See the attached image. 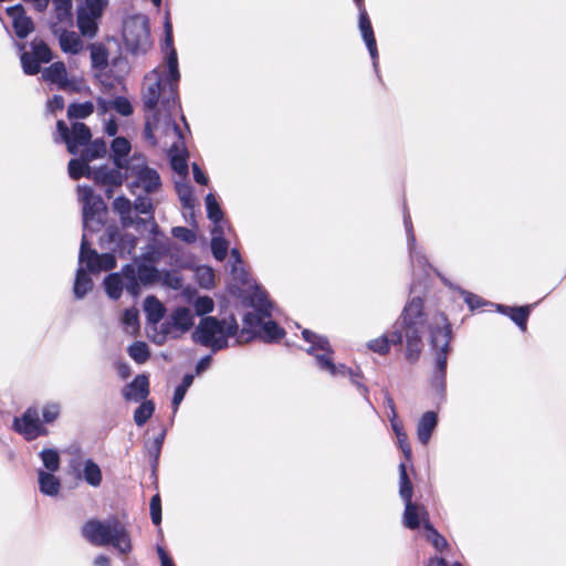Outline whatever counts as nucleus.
<instances>
[{
    "label": "nucleus",
    "mask_w": 566,
    "mask_h": 566,
    "mask_svg": "<svg viewBox=\"0 0 566 566\" xmlns=\"http://www.w3.org/2000/svg\"><path fill=\"white\" fill-rule=\"evenodd\" d=\"M430 333L431 346L437 352V373L432 386L440 392L446 389L447 355L451 339V327L442 313L429 314L423 310L420 297H412L405 306L400 318L394 324L388 335H382L368 342L370 350L385 355L390 345H401L406 340V358L416 361L422 348L421 334L424 329Z\"/></svg>",
    "instance_id": "nucleus-1"
},
{
    "label": "nucleus",
    "mask_w": 566,
    "mask_h": 566,
    "mask_svg": "<svg viewBox=\"0 0 566 566\" xmlns=\"http://www.w3.org/2000/svg\"><path fill=\"white\" fill-rule=\"evenodd\" d=\"M161 51L165 55V63L145 76L143 99L146 111L153 112V118L147 116V120L154 123L155 116H157L163 127L166 120H171V112L178 107L177 87L180 78L177 52L172 41V25L169 19L165 22V40Z\"/></svg>",
    "instance_id": "nucleus-2"
},
{
    "label": "nucleus",
    "mask_w": 566,
    "mask_h": 566,
    "mask_svg": "<svg viewBox=\"0 0 566 566\" xmlns=\"http://www.w3.org/2000/svg\"><path fill=\"white\" fill-rule=\"evenodd\" d=\"M78 199L83 203V235L80 248V261L86 262L92 272L108 271L116 266V259L112 253L98 254L91 249L87 239L88 233L101 230L103 226V216L105 213V203L99 196L94 195L93 190L86 186L77 187Z\"/></svg>",
    "instance_id": "nucleus-3"
},
{
    "label": "nucleus",
    "mask_w": 566,
    "mask_h": 566,
    "mask_svg": "<svg viewBox=\"0 0 566 566\" xmlns=\"http://www.w3.org/2000/svg\"><path fill=\"white\" fill-rule=\"evenodd\" d=\"M82 535L92 545H111L122 555H127L133 549L130 534L117 517H109L105 521L88 520L82 526Z\"/></svg>",
    "instance_id": "nucleus-4"
},
{
    "label": "nucleus",
    "mask_w": 566,
    "mask_h": 566,
    "mask_svg": "<svg viewBox=\"0 0 566 566\" xmlns=\"http://www.w3.org/2000/svg\"><path fill=\"white\" fill-rule=\"evenodd\" d=\"M57 135L54 137L56 143L63 142L67 146L69 153L76 155L80 147L86 146L82 153L84 159L90 163L106 155L107 147L103 139H95L90 143L92 134L90 128L80 122L73 123L69 129L63 120L56 123Z\"/></svg>",
    "instance_id": "nucleus-5"
},
{
    "label": "nucleus",
    "mask_w": 566,
    "mask_h": 566,
    "mask_svg": "<svg viewBox=\"0 0 566 566\" xmlns=\"http://www.w3.org/2000/svg\"><path fill=\"white\" fill-rule=\"evenodd\" d=\"M303 338L310 344L306 349L310 355L316 358L317 365L322 370L327 371L332 376H346L348 375L352 382L360 390L367 398L368 389L358 380L359 374L347 368L345 365H335L333 361V349L328 339L324 336L317 335L310 329H303Z\"/></svg>",
    "instance_id": "nucleus-6"
},
{
    "label": "nucleus",
    "mask_w": 566,
    "mask_h": 566,
    "mask_svg": "<svg viewBox=\"0 0 566 566\" xmlns=\"http://www.w3.org/2000/svg\"><path fill=\"white\" fill-rule=\"evenodd\" d=\"M239 326L233 316L218 319L213 316L201 318L192 333L193 342L218 352L228 346V339L237 336Z\"/></svg>",
    "instance_id": "nucleus-7"
},
{
    "label": "nucleus",
    "mask_w": 566,
    "mask_h": 566,
    "mask_svg": "<svg viewBox=\"0 0 566 566\" xmlns=\"http://www.w3.org/2000/svg\"><path fill=\"white\" fill-rule=\"evenodd\" d=\"M157 132L163 133L167 138V140H165V145L169 147L172 169L181 177H185L188 172V165L185 156L186 149L180 128L175 122L169 119L166 120L161 127L159 119L157 116H155L154 123H151L149 119L146 120L145 135L155 144V135Z\"/></svg>",
    "instance_id": "nucleus-8"
},
{
    "label": "nucleus",
    "mask_w": 566,
    "mask_h": 566,
    "mask_svg": "<svg viewBox=\"0 0 566 566\" xmlns=\"http://www.w3.org/2000/svg\"><path fill=\"white\" fill-rule=\"evenodd\" d=\"M128 179V188L133 195L142 192L154 193L160 186V177L158 172L146 165L145 158L134 156L129 160V165L125 169Z\"/></svg>",
    "instance_id": "nucleus-9"
},
{
    "label": "nucleus",
    "mask_w": 566,
    "mask_h": 566,
    "mask_svg": "<svg viewBox=\"0 0 566 566\" xmlns=\"http://www.w3.org/2000/svg\"><path fill=\"white\" fill-rule=\"evenodd\" d=\"M399 494L405 502L402 523L407 528L416 530L421 524L424 528L426 524H430L427 509L421 504L413 503L411 500L412 484L408 478L405 463L399 464Z\"/></svg>",
    "instance_id": "nucleus-10"
},
{
    "label": "nucleus",
    "mask_w": 566,
    "mask_h": 566,
    "mask_svg": "<svg viewBox=\"0 0 566 566\" xmlns=\"http://www.w3.org/2000/svg\"><path fill=\"white\" fill-rule=\"evenodd\" d=\"M270 316L247 313L243 318L244 327L238 335L237 342L249 340L254 336L268 343L281 339L285 333L275 322L268 319Z\"/></svg>",
    "instance_id": "nucleus-11"
},
{
    "label": "nucleus",
    "mask_w": 566,
    "mask_h": 566,
    "mask_svg": "<svg viewBox=\"0 0 566 566\" xmlns=\"http://www.w3.org/2000/svg\"><path fill=\"white\" fill-rule=\"evenodd\" d=\"M123 36L133 53L146 52L151 45L148 20L145 17H136L126 21Z\"/></svg>",
    "instance_id": "nucleus-12"
},
{
    "label": "nucleus",
    "mask_w": 566,
    "mask_h": 566,
    "mask_svg": "<svg viewBox=\"0 0 566 566\" xmlns=\"http://www.w3.org/2000/svg\"><path fill=\"white\" fill-rule=\"evenodd\" d=\"M105 291L113 300H118L125 289L130 295L139 294V284L134 265H125L120 273H112L104 280Z\"/></svg>",
    "instance_id": "nucleus-13"
},
{
    "label": "nucleus",
    "mask_w": 566,
    "mask_h": 566,
    "mask_svg": "<svg viewBox=\"0 0 566 566\" xmlns=\"http://www.w3.org/2000/svg\"><path fill=\"white\" fill-rule=\"evenodd\" d=\"M107 4L106 0H85L77 11V27L82 35L94 38L102 17L103 10Z\"/></svg>",
    "instance_id": "nucleus-14"
},
{
    "label": "nucleus",
    "mask_w": 566,
    "mask_h": 566,
    "mask_svg": "<svg viewBox=\"0 0 566 566\" xmlns=\"http://www.w3.org/2000/svg\"><path fill=\"white\" fill-rule=\"evenodd\" d=\"M13 429L31 441L49 433L48 429L40 420L36 408H28L21 417L14 418Z\"/></svg>",
    "instance_id": "nucleus-15"
},
{
    "label": "nucleus",
    "mask_w": 566,
    "mask_h": 566,
    "mask_svg": "<svg viewBox=\"0 0 566 566\" xmlns=\"http://www.w3.org/2000/svg\"><path fill=\"white\" fill-rule=\"evenodd\" d=\"M403 222H405L406 232H407L409 255H410V260H411V264H412V269H413V274L419 277L422 274L424 276H429L430 272H436V270L428 263L421 249L416 245V238L413 234V229H412V224H411L409 214H405Z\"/></svg>",
    "instance_id": "nucleus-16"
},
{
    "label": "nucleus",
    "mask_w": 566,
    "mask_h": 566,
    "mask_svg": "<svg viewBox=\"0 0 566 566\" xmlns=\"http://www.w3.org/2000/svg\"><path fill=\"white\" fill-rule=\"evenodd\" d=\"M32 52L21 54V64L25 74L34 75L40 72V64L48 63L52 59L50 48L42 40H34L31 43Z\"/></svg>",
    "instance_id": "nucleus-17"
},
{
    "label": "nucleus",
    "mask_w": 566,
    "mask_h": 566,
    "mask_svg": "<svg viewBox=\"0 0 566 566\" xmlns=\"http://www.w3.org/2000/svg\"><path fill=\"white\" fill-rule=\"evenodd\" d=\"M44 81L55 84L61 90L77 91L78 85L75 78H69L67 71L63 62H55L42 72Z\"/></svg>",
    "instance_id": "nucleus-18"
},
{
    "label": "nucleus",
    "mask_w": 566,
    "mask_h": 566,
    "mask_svg": "<svg viewBox=\"0 0 566 566\" xmlns=\"http://www.w3.org/2000/svg\"><path fill=\"white\" fill-rule=\"evenodd\" d=\"M71 468L74 474L83 479L88 485L98 488L102 484L103 475L101 468L92 459L73 461Z\"/></svg>",
    "instance_id": "nucleus-19"
},
{
    "label": "nucleus",
    "mask_w": 566,
    "mask_h": 566,
    "mask_svg": "<svg viewBox=\"0 0 566 566\" xmlns=\"http://www.w3.org/2000/svg\"><path fill=\"white\" fill-rule=\"evenodd\" d=\"M359 10V30L364 42L369 51L370 57L373 59L374 69L377 71L378 69V51L376 39L374 35L373 27L370 20L368 18L367 11L364 6L357 7Z\"/></svg>",
    "instance_id": "nucleus-20"
},
{
    "label": "nucleus",
    "mask_w": 566,
    "mask_h": 566,
    "mask_svg": "<svg viewBox=\"0 0 566 566\" xmlns=\"http://www.w3.org/2000/svg\"><path fill=\"white\" fill-rule=\"evenodd\" d=\"M105 235L107 237V241L109 243H115V251L119 253L120 256L130 255L137 245V238L130 233L119 234L117 229L107 228Z\"/></svg>",
    "instance_id": "nucleus-21"
},
{
    "label": "nucleus",
    "mask_w": 566,
    "mask_h": 566,
    "mask_svg": "<svg viewBox=\"0 0 566 566\" xmlns=\"http://www.w3.org/2000/svg\"><path fill=\"white\" fill-rule=\"evenodd\" d=\"M7 14L12 19L14 32L18 38L24 39L33 31V22L31 18L25 15L22 6H13L7 8Z\"/></svg>",
    "instance_id": "nucleus-22"
},
{
    "label": "nucleus",
    "mask_w": 566,
    "mask_h": 566,
    "mask_svg": "<svg viewBox=\"0 0 566 566\" xmlns=\"http://www.w3.org/2000/svg\"><path fill=\"white\" fill-rule=\"evenodd\" d=\"M123 397L128 401L139 402L149 395V380L146 375H137L132 382L122 390Z\"/></svg>",
    "instance_id": "nucleus-23"
},
{
    "label": "nucleus",
    "mask_w": 566,
    "mask_h": 566,
    "mask_svg": "<svg viewBox=\"0 0 566 566\" xmlns=\"http://www.w3.org/2000/svg\"><path fill=\"white\" fill-rule=\"evenodd\" d=\"M154 263L144 262L135 259L129 265L135 266L137 283L148 285L159 281L160 271L153 265Z\"/></svg>",
    "instance_id": "nucleus-24"
},
{
    "label": "nucleus",
    "mask_w": 566,
    "mask_h": 566,
    "mask_svg": "<svg viewBox=\"0 0 566 566\" xmlns=\"http://www.w3.org/2000/svg\"><path fill=\"white\" fill-rule=\"evenodd\" d=\"M132 149L130 143L125 137H116L111 145L112 158L118 169H126L129 165L127 156Z\"/></svg>",
    "instance_id": "nucleus-25"
},
{
    "label": "nucleus",
    "mask_w": 566,
    "mask_h": 566,
    "mask_svg": "<svg viewBox=\"0 0 566 566\" xmlns=\"http://www.w3.org/2000/svg\"><path fill=\"white\" fill-rule=\"evenodd\" d=\"M438 416L434 411L424 412L417 424V437L418 440L423 444H428L432 432L437 428Z\"/></svg>",
    "instance_id": "nucleus-26"
},
{
    "label": "nucleus",
    "mask_w": 566,
    "mask_h": 566,
    "mask_svg": "<svg viewBox=\"0 0 566 566\" xmlns=\"http://www.w3.org/2000/svg\"><path fill=\"white\" fill-rule=\"evenodd\" d=\"M78 263L80 266L76 271L73 292L76 298H83L93 287L92 279L86 273L83 265H85L91 273L93 272L88 269L86 262L81 263V261L78 260Z\"/></svg>",
    "instance_id": "nucleus-27"
},
{
    "label": "nucleus",
    "mask_w": 566,
    "mask_h": 566,
    "mask_svg": "<svg viewBox=\"0 0 566 566\" xmlns=\"http://www.w3.org/2000/svg\"><path fill=\"white\" fill-rule=\"evenodd\" d=\"M40 492L48 496H56L61 490V482L53 472L39 470L38 472Z\"/></svg>",
    "instance_id": "nucleus-28"
},
{
    "label": "nucleus",
    "mask_w": 566,
    "mask_h": 566,
    "mask_svg": "<svg viewBox=\"0 0 566 566\" xmlns=\"http://www.w3.org/2000/svg\"><path fill=\"white\" fill-rule=\"evenodd\" d=\"M61 50L69 54H78L83 50V41L74 31H62L59 35Z\"/></svg>",
    "instance_id": "nucleus-29"
},
{
    "label": "nucleus",
    "mask_w": 566,
    "mask_h": 566,
    "mask_svg": "<svg viewBox=\"0 0 566 566\" xmlns=\"http://www.w3.org/2000/svg\"><path fill=\"white\" fill-rule=\"evenodd\" d=\"M532 305L509 307L504 305H497V310L511 317V319L523 331H526V322L530 315Z\"/></svg>",
    "instance_id": "nucleus-30"
},
{
    "label": "nucleus",
    "mask_w": 566,
    "mask_h": 566,
    "mask_svg": "<svg viewBox=\"0 0 566 566\" xmlns=\"http://www.w3.org/2000/svg\"><path fill=\"white\" fill-rule=\"evenodd\" d=\"M172 326L180 331L187 332L193 325V316L191 311L187 307H178L176 308L170 316Z\"/></svg>",
    "instance_id": "nucleus-31"
},
{
    "label": "nucleus",
    "mask_w": 566,
    "mask_h": 566,
    "mask_svg": "<svg viewBox=\"0 0 566 566\" xmlns=\"http://www.w3.org/2000/svg\"><path fill=\"white\" fill-rule=\"evenodd\" d=\"M250 305L254 308L253 314L271 315V304L266 293L260 287H255L250 296Z\"/></svg>",
    "instance_id": "nucleus-32"
},
{
    "label": "nucleus",
    "mask_w": 566,
    "mask_h": 566,
    "mask_svg": "<svg viewBox=\"0 0 566 566\" xmlns=\"http://www.w3.org/2000/svg\"><path fill=\"white\" fill-rule=\"evenodd\" d=\"M88 164L90 161L84 159L83 155H81V158L71 159L69 163L70 177L74 180H77L83 176L93 178L94 172L91 171Z\"/></svg>",
    "instance_id": "nucleus-33"
},
{
    "label": "nucleus",
    "mask_w": 566,
    "mask_h": 566,
    "mask_svg": "<svg viewBox=\"0 0 566 566\" xmlns=\"http://www.w3.org/2000/svg\"><path fill=\"white\" fill-rule=\"evenodd\" d=\"M144 310L150 323H158L165 314V307L155 296H147L144 302Z\"/></svg>",
    "instance_id": "nucleus-34"
},
{
    "label": "nucleus",
    "mask_w": 566,
    "mask_h": 566,
    "mask_svg": "<svg viewBox=\"0 0 566 566\" xmlns=\"http://www.w3.org/2000/svg\"><path fill=\"white\" fill-rule=\"evenodd\" d=\"M176 191L184 208L192 211L196 199L191 186L186 181H176Z\"/></svg>",
    "instance_id": "nucleus-35"
},
{
    "label": "nucleus",
    "mask_w": 566,
    "mask_h": 566,
    "mask_svg": "<svg viewBox=\"0 0 566 566\" xmlns=\"http://www.w3.org/2000/svg\"><path fill=\"white\" fill-rule=\"evenodd\" d=\"M114 210L120 214L124 227H129L134 223L130 217L132 203L127 198L118 197L113 202Z\"/></svg>",
    "instance_id": "nucleus-36"
},
{
    "label": "nucleus",
    "mask_w": 566,
    "mask_h": 566,
    "mask_svg": "<svg viewBox=\"0 0 566 566\" xmlns=\"http://www.w3.org/2000/svg\"><path fill=\"white\" fill-rule=\"evenodd\" d=\"M195 279L203 289H211L214 284V272L210 266L200 265L195 270Z\"/></svg>",
    "instance_id": "nucleus-37"
},
{
    "label": "nucleus",
    "mask_w": 566,
    "mask_h": 566,
    "mask_svg": "<svg viewBox=\"0 0 566 566\" xmlns=\"http://www.w3.org/2000/svg\"><path fill=\"white\" fill-rule=\"evenodd\" d=\"M155 411L151 400H145L134 412V421L138 427L144 426Z\"/></svg>",
    "instance_id": "nucleus-38"
},
{
    "label": "nucleus",
    "mask_w": 566,
    "mask_h": 566,
    "mask_svg": "<svg viewBox=\"0 0 566 566\" xmlns=\"http://www.w3.org/2000/svg\"><path fill=\"white\" fill-rule=\"evenodd\" d=\"M43 467L48 472H55L60 468V454L55 449H43L40 452Z\"/></svg>",
    "instance_id": "nucleus-39"
},
{
    "label": "nucleus",
    "mask_w": 566,
    "mask_h": 566,
    "mask_svg": "<svg viewBox=\"0 0 566 566\" xmlns=\"http://www.w3.org/2000/svg\"><path fill=\"white\" fill-rule=\"evenodd\" d=\"M128 355L138 364H144L149 358L148 345L144 342H135L128 347Z\"/></svg>",
    "instance_id": "nucleus-40"
},
{
    "label": "nucleus",
    "mask_w": 566,
    "mask_h": 566,
    "mask_svg": "<svg viewBox=\"0 0 566 566\" xmlns=\"http://www.w3.org/2000/svg\"><path fill=\"white\" fill-rule=\"evenodd\" d=\"M94 112L92 102L71 104L67 108L69 118H86Z\"/></svg>",
    "instance_id": "nucleus-41"
},
{
    "label": "nucleus",
    "mask_w": 566,
    "mask_h": 566,
    "mask_svg": "<svg viewBox=\"0 0 566 566\" xmlns=\"http://www.w3.org/2000/svg\"><path fill=\"white\" fill-rule=\"evenodd\" d=\"M93 178L96 181H101L103 184L109 185H120L122 184V175L117 170H108L106 168H101L94 171Z\"/></svg>",
    "instance_id": "nucleus-42"
},
{
    "label": "nucleus",
    "mask_w": 566,
    "mask_h": 566,
    "mask_svg": "<svg viewBox=\"0 0 566 566\" xmlns=\"http://www.w3.org/2000/svg\"><path fill=\"white\" fill-rule=\"evenodd\" d=\"M165 249L157 244L156 242H150L146 245L142 256L138 260L149 263H156L160 260L164 254Z\"/></svg>",
    "instance_id": "nucleus-43"
},
{
    "label": "nucleus",
    "mask_w": 566,
    "mask_h": 566,
    "mask_svg": "<svg viewBox=\"0 0 566 566\" xmlns=\"http://www.w3.org/2000/svg\"><path fill=\"white\" fill-rule=\"evenodd\" d=\"M61 413V403L56 401H50L43 405L41 409L42 420L44 423L54 422Z\"/></svg>",
    "instance_id": "nucleus-44"
},
{
    "label": "nucleus",
    "mask_w": 566,
    "mask_h": 566,
    "mask_svg": "<svg viewBox=\"0 0 566 566\" xmlns=\"http://www.w3.org/2000/svg\"><path fill=\"white\" fill-rule=\"evenodd\" d=\"M159 281L174 290H179L184 285V280L178 271H160Z\"/></svg>",
    "instance_id": "nucleus-45"
},
{
    "label": "nucleus",
    "mask_w": 566,
    "mask_h": 566,
    "mask_svg": "<svg viewBox=\"0 0 566 566\" xmlns=\"http://www.w3.org/2000/svg\"><path fill=\"white\" fill-rule=\"evenodd\" d=\"M206 209L208 218L211 221H218L223 219V213L219 206V202L213 193H208L206 197Z\"/></svg>",
    "instance_id": "nucleus-46"
},
{
    "label": "nucleus",
    "mask_w": 566,
    "mask_h": 566,
    "mask_svg": "<svg viewBox=\"0 0 566 566\" xmlns=\"http://www.w3.org/2000/svg\"><path fill=\"white\" fill-rule=\"evenodd\" d=\"M228 249H229V243L224 238H221L220 235L212 237L211 250H212L213 256L218 261L224 260V258L227 256Z\"/></svg>",
    "instance_id": "nucleus-47"
},
{
    "label": "nucleus",
    "mask_w": 566,
    "mask_h": 566,
    "mask_svg": "<svg viewBox=\"0 0 566 566\" xmlns=\"http://www.w3.org/2000/svg\"><path fill=\"white\" fill-rule=\"evenodd\" d=\"M123 324L126 333L133 335L138 329V312L136 308H128L124 312Z\"/></svg>",
    "instance_id": "nucleus-48"
},
{
    "label": "nucleus",
    "mask_w": 566,
    "mask_h": 566,
    "mask_svg": "<svg viewBox=\"0 0 566 566\" xmlns=\"http://www.w3.org/2000/svg\"><path fill=\"white\" fill-rule=\"evenodd\" d=\"M52 3L59 21L63 22L71 18L72 0H52Z\"/></svg>",
    "instance_id": "nucleus-49"
},
{
    "label": "nucleus",
    "mask_w": 566,
    "mask_h": 566,
    "mask_svg": "<svg viewBox=\"0 0 566 566\" xmlns=\"http://www.w3.org/2000/svg\"><path fill=\"white\" fill-rule=\"evenodd\" d=\"M193 308L198 316L210 314L214 308V302L209 296H198L193 301Z\"/></svg>",
    "instance_id": "nucleus-50"
},
{
    "label": "nucleus",
    "mask_w": 566,
    "mask_h": 566,
    "mask_svg": "<svg viewBox=\"0 0 566 566\" xmlns=\"http://www.w3.org/2000/svg\"><path fill=\"white\" fill-rule=\"evenodd\" d=\"M424 531L427 539L431 542L436 549L442 551L443 548H446V538L438 533V531L431 525V523L426 524Z\"/></svg>",
    "instance_id": "nucleus-51"
},
{
    "label": "nucleus",
    "mask_w": 566,
    "mask_h": 566,
    "mask_svg": "<svg viewBox=\"0 0 566 566\" xmlns=\"http://www.w3.org/2000/svg\"><path fill=\"white\" fill-rule=\"evenodd\" d=\"M91 60L94 67L103 69L107 65V53L99 45H91Z\"/></svg>",
    "instance_id": "nucleus-52"
},
{
    "label": "nucleus",
    "mask_w": 566,
    "mask_h": 566,
    "mask_svg": "<svg viewBox=\"0 0 566 566\" xmlns=\"http://www.w3.org/2000/svg\"><path fill=\"white\" fill-rule=\"evenodd\" d=\"M111 106L122 116H129L133 113V106L130 102L123 96H118L111 101Z\"/></svg>",
    "instance_id": "nucleus-53"
},
{
    "label": "nucleus",
    "mask_w": 566,
    "mask_h": 566,
    "mask_svg": "<svg viewBox=\"0 0 566 566\" xmlns=\"http://www.w3.org/2000/svg\"><path fill=\"white\" fill-rule=\"evenodd\" d=\"M171 234L186 243H193L197 239L196 232L185 227H175L171 229Z\"/></svg>",
    "instance_id": "nucleus-54"
},
{
    "label": "nucleus",
    "mask_w": 566,
    "mask_h": 566,
    "mask_svg": "<svg viewBox=\"0 0 566 566\" xmlns=\"http://www.w3.org/2000/svg\"><path fill=\"white\" fill-rule=\"evenodd\" d=\"M137 198L134 203V208L138 213L149 214L153 210V203L150 199L142 197L140 193L136 195Z\"/></svg>",
    "instance_id": "nucleus-55"
},
{
    "label": "nucleus",
    "mask_w": 566,
    "mask_h": 566,
    "mask_svg": "<svg viewBox=\"0 0 566 566\" xmlns=\"http://www.w3.org/2000/svg\"><path fill=\"white\" fill-rule=\"evenodd\" d=\"M397 444L405 454L406 459L409 460L411 457V447L408 442V436L406 432L396 436Z\"/></svg>",
    "instance_id": "nucleus-56"
},
{
    "label": "nucleus",
    "mask_w": 566,
    "mask_h": 566,
    "mask_svg": "<svg viewBox=\"0 0 566 566\" xmlns=\"http://www.w3.org/2000/svg\"><path fill=\"white\" fill-rule=\"evenodd\" d=\"M389 421H390V427H391L395 436L406 432L402 421L398 419L397 411L394 409H392L391 415H389Z\"/></svg>",
    "instance_id": "nucleus-57"
},
{
    "label": "nucleus",
    "mask_w": 566,
    "mask_h": 566,
    "mask_svg": "<svg viewBox=\"0 0 566 566\" xmlns=\"http://www.w3.org/2000/svg\"><path fill=\"white\" fill-rule=\"evenodd\" d=\"M462 293L464 295L465 303L468 304V306L471 310L478 308L483 304V301L480 296H478L473 293H469V292H462Z\"/></svg>",
    "instance_id": "nucleus-58"
},
{
    "label": "nucleus",
    "mask_w": 566,
    "mask_h": 566,
    "mask_svg": "<svg viewBox=\"0 0 566 566\" xmlns=\"http://www.w3.org/2000/svg\"><path fill=\"white\" fill-rule=\"evenodd\" d=\"M187 389L184 387L178 386L175 390L174 398H172V412L174 415L177 412L179 405L184 400L186 396Z\"/></svg>",
    "instance_id": "nucleus-59"
},
{
    "label": "nucleus",
    "mask_w": 566,
    "mask_h": 566,
    "mask_svg": "<svg viewBox=\"0 0 566 566\" xmlns=\"http://www.w3.org/2000/svg\"><path fill=\"white\" fill-rule=\"evenodd\" d=\"M64 107V99L60 95H54L51 99L48 102V108L51 112L63 109Z\"/></svg>",
    "instance_id": "nucleus-60"
},
{
    "label": "nucleus",
    "mask_w": 566,
    "mask_h": 566,
    "mask_svg": "<svg viewBox=\"0 0 566 566\" xmlns=\"http://www.w3.org/2000/svg\"><path fill=\"white\" fill-rule=\"evenodd\" d=\"M192 172H193V179L196 182L200 185H207L208 184V177L206 174L200 169V167L197 164L192 165Z\"/></svg>",
    "instance_id": "nucleus-61"
},
{
    "label": "nucleus",
    "mask_w": 566,
    "mask_h": 566,
    "mask_svg": "<svg viewBox=\"0 0 566 566\" xmlns=\"http://www.w3.org/2000/svg\"><path fill=\"white\" fill-rule=\"evenodd\" d=\"M212 223H213V228L211 230L212 237L220 235L221 238H223L224 227H226V222L223 221V219L218 220V221H212Z\"/></svg>",
    "instance_id": "nucleus-62"
},
{
    "label": "nucleus",
    "mask_w": 566,
    "mask_h": 566,
    "mask_svg": "<svg viewBox=\"0 0 566 566\" xmlns=\"http://www.w3.org/2000/svg\"><path fill=\"white\" fill-rule=\"evenodd\" d=\"M117 130H118V126H117L116 120L114 118L108 119L105 124V133L108 136H115Z\"/></svg>",
    "instance_id": "nucleus-63"
},
{
    "label": "nucleus",
    "mask_w": 566,
    "mask_h": 566,
    "mask_svg": "<svg viewBox=\"0 0 566 566\" xmlns=\"http://www.w3.org/2000/svg\"><path fill=\"white\" fill-rule=\"evenodd\" d=\"M93 566H111V558L104 554L97 555L93 560Z\"/></svg>",
    "instance_id": "nucleus-64"
}]
</instances>
